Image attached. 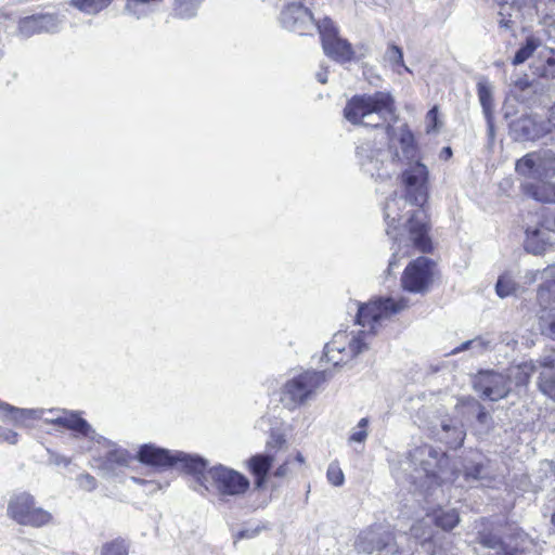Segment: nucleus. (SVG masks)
Wrapping results in <instances>:
<instances>
[{"label":"nucleus","mask_w":555,"mask_h":555,"mask_svg":"<svg viewBox=\"0 0 555 555\" xmlns=\"http://www.w3.org/2000/svg\"><path fill=\"white\" fill-rule=\"evenodd\" d=\"M388 149H377L371 142L362 143L357 149V156L364 172L376 180H388L395 175L400 178L404 186L403 196H392L387 199L384 207L387 222V234L391 235V228L396 230L402 219L401 211L408 204L418 206L406 221L409 237L406 240L395 236L398 245L389 260L387 273L390 274L398 261L411 255V249L427 253L431 249L428 236V224L425 211L421 208L428 196V169L420 160L418 149L414 135L406 125L398 129L388 126Z\"/></svg>","instance_id":"1"},{"label":"nucleus","mask_w":555,"mask_h":555,"mask_svg":"<svg viewBox=\"0 0 555 555\" xmlns=\"http://www.w3.org/2000/svg\"><path fill=\"white\" fill-rule=\"evenodd\" d=\"M395 115L393 99L388 92L354 95L344 108L345 118L353 125L378 127Z\"/></svg>","instance_id":"2"},{"label":"nucleus","mask_w":555,"mask_h":555,"mask_svg":"<svg viewBox=\"0 0 555 555\" xmlns=\"http://www.w3.org/2000/svg\"><path fill=\"white\" fill-rule=\"evenodd\" d=\"M139 459L142 463L160 468L170 466L180 467L186 474L192 475L193 479H195L201 487H204L206 490L208 489L204 481L207 460L198 455L179 451L170 453L167 450L146 444L140 449Z\"/></svg>","instance_id":"3"},{"label":"nucleus","mask_w":555,"mask_h":555,"mask_svg":"<svg viewBox=\"0 0 555 555\" xmlns=\"http://www.w3.org/2000/svg\"><path fill=\"white\" fill-rule=\"evenodd\" d=\"M204 475L205 485L208 487L207 491L214 490L222 498L242 495L250 486L249 480L243 474L221 464L209 469L205 467ZM194 482L193 489L204 494L206 489L201 487L195 479Z\"/></svg>","instance_id":"4"},{"label":"nucleus","mask_w":555,"mask_h":555,"mask_svg":"<svg viewBox=\"0 0 555 555\" xmlns=\"http://www.w3.org/2000/svg\"><path fill=\"white\" fill-rule=\"evenodd\" d=\"M409 461L415 466L417 473V476H414V482L421 481L430 487L434 482H438V479H441L440 474L447 465L448 459L444 452L429 444H423L410 452Z\"/></svg>","instance_id":"5"},{"label":"nucleus","mask_w":555,"mask_h":555,"mask_svg":"<svg viewBox=\"0 0 555 555\" xmlns=\"http://www.w3.org/2000/svg\"><path fill=\"white\" fill-rule=\"evenodd\" d=\"M367 334L361 331L358 334L337 332L332 340L325 345L324 357L327 362L337 366L347 363L367 349Z\"/></svg>","instance_id":"6"},{"label":"nucleus","mask_w":555,"mask_h":555,"mask_svg":"<svg viewBox=\"0 0 555 555\" xmlns=\"http://www.w3.org/2000/svg\"><path fill=\"white\" fill-rule=\"evenodd\" d=\"M323 372L307 371L288 379L281 391V402L288 410L306 403L324 382Z\"/></svg>","instance_id":"7"},{"label":"nucleus","mask_w":555,"mask_h":555,"mask_svg":"<svg viewBox=\"0 0 555 555\" xmlns=\"http://www.w3.org/2000/svg\"><path fill=\"white\" fill-rule=\"evenodd\" d=\"M408 306L409 301L403 297L378 298L359 307L357 321L362 327H369V331L374 333L385 320L405 310Z\"/></svg>","instance_id":"8"},{"label":"nucleus","mask_w":555,"mask_h":555,"mask_svg":"<svg viewBox=\"0 0 555 555\" xmlns=\"http://www.w3.org/2000/svg\"><path fill=\"white\" fill-rule=\"evenodd\" d=\"M8 516L22 526L40 528L52 522L53 516L42 507H37L35 498L22 492L12 495L8 504Z\"/></svg>","instance_id":"9"},{"label":"nucleus","mask_w":555,"mask_h":555,"mask_svg":"<svg viewBox=\"0 0 555 555\" xmlns=\"http://www.w3.org/2000/svg\"><path fill=\"white\" fill-rule=\"evenodd\" d=\"M317 28L321 39V46L324 54L337 63H348L354 59L352 44L340 37L338 27L334 22L324 17L317 23Z\"/></svg>","instance_id":"10"},{"label":"nucleus","mask_w":555,"mask_h":555,"mask_svg":"<svg viewBox=\"0 0 555 555\" xmlns=\"http://www.w3.org/2000/svg\"><path fill=\"white\" fill-rule=\"evenodd\" d=\"M517 175L528 180H550L555 178V153L550 150L531 152L515 164Z\"/></svg>","instance_id":"11"},{"label":"nucleus","mask_w":555,"mask_h":555,"mask_svg":"<svg viewBox=\"0 0 555 555\" xmlns=\"http://www.w3.org/2000/svg\"><path fill=\"white\" fill-rule=\"evenodd\" d=\"M473 387L483 399L490 401L504 399L511 392L509 378L506 374L492 370L478 372L474 377Z\"/></svg>","instance_id":"12"},{"label":"nucleus","mask_w":555,"mask_h":555,"mask_svg":"<svg viewBox=\"0 0 555 555\" xmlns=\"http://www.w3.org/2000/svg\"><path fill=\"white\" fill-rule=\"evenodd\" d=\"M434 262L426 257H418L405 268L401 284L411 293H424L427 291L433 276Z\"/></svg>","instance_id":"13"},{"label":"nucleus","mask_w":555,"mask_h":555,"mask_svg":"<svg viewBox=\"0 0 555 555\" xmlns=\"http://www.w3.org/2000/svg\"><path fill=\"white\" fill-rule=\"evenodd\" d=\"M281 23L283 27L291 31L306 35L313 27H317L312 13L301 3L291 2L281 13Z\"/></svg>","instance_id":"14"},{"label":"nucleus","mask_w":555,"mask_h":555,"mask_svg":"<svg viewBox=\"0 0 555 555\" xmlns=\"http://www.w3.org/2000/svg\"><path fill=\"white\" fill-rule=\"evenodd\" d=\"M62 24L56 14H37L23 17L18 21V35L29 38L37 34L55 33Z\"/></svg>","instance_id":"15"},{"label":"nucleus","mask_w":555,"mask_h":555,"mask_svg":"<svg viewBox=\"0 0 555 555\" xmlns=\"http://www.w3.org/2000/svg\"><path fill=\"white\" fill-rule=\"evenodd\" d=\"M392 540V534L382 525H376L362 531L356 542V548L359 552L372 554L388 546Z\"/></svg>","instance_id":"16"},{"label":"nucleus","mask_w":555,"mask_h":555,"mask_svg":"<svg viewBox=\"0 0 555 555\" xmlns=\"http://www.w3.org/2000/svg\"><path fill=\"white\" fill-rule=\"evenodd\" d=\"M52 411L54 414H46L41 417L44 423L61 426L91 439L94 438L95 431L83 418L66 411Z\"/></svg>","instance_id":"17"},{"label":"nucleus","mask_w":555,"mask_h":555,"mask_svg":"<svg viewBox=\"0 0 555 555\" xmlns=\"http://www.w3.org/2000/svg\"><path fill=\"white\" fill-rule=\"evenodd\" d=\"M515 140H535L543 134V127L531 115H521L509 124Z\"/></svg>","instance_id":"18"},{"label":"nucleus","mask_w":555,"mask_h":555,"mask_svg":"<svg viewBox=\"0 0 555 555\" xmlns=\"http://www.w3.org/2000/svg\"><path fill=\"white\" fill-rule=\"evenodd\" d=\"M499 24L503 28H512V26L520 18V7L534 8L540 12L538 0H513L512 3H499Z\"/></svg>","instance_id":"19"},{"label":"nucleus","mask_w":555,"mask_h":555,"mask_svg":"<svg viewBox=\"0 0 555 555\" xmlns=\"http://www.w3.org/2000/svg\"><path fill=\"white\" fill-rule=\"evenodd\" d=\"M131 456L129 453L119 448L109 450L105 456L96 459L99 462L98 467L102 470L104 476L111 477L116 476L118 470L127 467Z\"/></svg>","instance_id":"20"},{"label":"nucleus","mask_w":555,"mask_h":555,"mask_svg":"<svg viewBox=\"0 0 555 555\" xmlns=\"http://www.w3.org/2000/svg\"><path fill=\"white\" fill-rule=\"evenodd\" d=\"M521 192L541 203H555V183L548 180L525 181L520 184Z\"/></svg>","instance_id":"21"},{"label":"nucleus","mask_w":555,"mask_h":555,"mask_svg":"<svg viewBox=\"0 0 555 555\" xmlns=\"http://www.w3.org/2000/svg\"><path fill=\"white\" fill-rule=\"evenodd\" d=\"M531 73L533 77L544 81H552L555 79V51L548 49L542 51L531 63Z\"/></svg>","instance_id":"22"},{"label":"nucleus","mask_w":555,"mask_h":555,"mask_svg":"<svg viewBox=\"0 0 555 555\" xmlns=\"http://www.w3.org/2000/svg\"><path fill=\"white\" fill-rule=\"evenodd\" d=\"M0 412L3 418L10 417L16 424L26 425L27 420H41L46 414H54L52 410L44 409H18L0 401Z\"/></svg>","instance_id":"23"},{"label":"nucleus","mask_w":555,"mask_h":555,"mask_svg":"<svg viewBox=\"0 0 555 555\" xmlns=\"http://www.w3.org/2000/svg\"><path fill=\"white\" fill-rule=\"evenodd\" d=\"M524 245L528 253L541 255L553 245L552 235L547 229H528Z\"/></svg>","instance_id":"24"},{"label":"nucleus","mask_w":555,"mask_h":555,"mask_svg":"<svg viewBox=\"0 0 555 555\" xmlns=\"http://www.w3.org/2000/svg\"><path fill=\"white\" fill-rule=\"evenodd\" d=\"M460 405L466 406L469 412L476 413V421L480 431L487 434L494 428L492 415L475 398L468 397L461 399L456 406L459 408Z\"/></svg>","instance_id":"25"},{"label":"nucleus","mask_w":555,"mask_h":555,"mask_svg":"<svg viewBox=\"0 0 555 555\" xmlns=\"http://www.w3.org/2000/svg\"><path fill=\"white\" fill-rule=\"evenodd\" d=\"M477 92H478V99L482 106V111L485 114V117L487 119L489 133L490 135L493 134V88L491 83L482 78L477 83Z\"/></svg>","instance_id":"26"},{"label":"nucleus","mask_w":555,"mask_h":555,"mask_svg":"<svg viewBox=\"0 0 555 555\" xmlns=\"http://www.w3.org/2000/svg\"><path fill=\"white\" fill-rule=\"evenodd\" d=\"M542 367L539 374L538 387L545 396L555 400V362L551 358L540 361Z\"/></svg>","instance_id":"27"},{"label":"nucleus","mask_w":555,"mask_h":555,"mask_svg":"<svg viewBox=\"0 0 555 555\" xmlns=\"http://www.w3.org/2000/svg\"><path fill=\"white\" fill-rule=\"evenodd\" d=\"M442 436L441 439L449 444L452 449L460 448L465 439L466 431L461 422L457 421H443L441 423Z\"/></svg>","instance_id":"28"},{"label":"nucleus","mask_w":555,"mask_h":555,"mask_svg":"<svg viewBox=\"0 0 555 555\" xmlns=\"http://www.w3.org/2000/svg\"><path fill=\"white\" fill-rule=\"evenodd\" d=\"M431 522L430 517L428 516V519H422L421 521L416 522L411 528L412 535L421 541V545L424 548L425 552H427L430 555H440V551H436L433 548V529H431Z\"/></svg>","instance_id":"29"},{"label":"nucleus","mask_w":555,"mask_h":555,"mask_svg":"<svg viewBox=\"0 0 555 555\" xmlns=\"http://www.w3.org/2000/svg\"><path fill=\"white\" fill-rule=\"evenodd\" d=\"M430 517V521L444 531H450L460 522V515L455 508L436 509Z\"/></svg>","instance_id":"30"},{"label":"nucleus","mask_w":555,"mask_h":555,"mask_svg":"<svg viewBox=\"0 0 555 555\" xmlns=\"http://www.w3.org/2000/svg\"><path fill=\"white\" fill-rule=\"evenodd\" d=\"M537 366L532 361L522 362L516 366L509 367L506 376L509 378V384L514 382L516 386H525L528 384Z\"/></svg>","instance_id":"31"},{"label":"nucleus","mask_w":555,"mask_h":555,"mask_svg":"<svg viewBox=\"0 0 555 555\" xmlns=\"http://www.w3.org/2000/svg\"><path fill=\"white\" fill-rule=\"evenodd\" d=\"M542 279H552L543 283L538 291V301L543 309H555V276L545 274L542 271Z\"/></svg>","instance_id":"32"},{"label":"nucleus","mask_w":555,"mask_h":555,"mask_svg":"<svg viewBox=\"0 0 555 555\" xmlns=\"http://www.w3.org/2000/svg\"><path fill=\"white\" fill-rule=\"evenodd\" d=\"M114 0H69V5L89 15H96L111 5Z\"/></svg>","instance_id":"33"},{"label":"nucleus","mask_w":555,"mask_h":555,"mask_svg":"<svg viewBox=\"0 0 555 555\" xmlns=\"http://www.w3.org/2000/svg\"><path fill=\"white\" fill-rule=\"evenodd\" d=\"M492 339L488 337H476L474 339L464 341L459 347L454 348L450 354H456L462 351L466 350H474L475 352L481 353L486 350L491 349L492 347Z\"/></svg>","instance_id":"34"},{"label":"nucleus","mask_w":555,"mask_h":555,"mask_svg":"<svg viewBox=\"0 0 555 555\" xmlns=\"http://www.w3.org/2000/svg\"><path fill=\"white\" fill-rule=\"evenodd\" d=\"M202 0H175L173 14L179 18H192L196 15Z\"/></svg>","instance_id":"35"},{"label":"nucleus","mask_w":555,"mask_h":555,"mask_svg":"<svg viewBox=\"0 0 555 555\" xmlns=\"http://www.w3.org/2000/svg\"><path fill=\"white\" fill-rule=\"evenodd\" d=\"M273 460L271 455L257 454L249 459L248 467L254 475H267Z\"/></svg>","instance_id":"36"},{"label":"nucleus","mask_w":555,"mask_h":555,"mask_svg":"<svg viewBox=\"0 0 555 555\" xmlns=\"http://www.w3.org/2000/svg\"><path fill=\"white\" fill-rule=\"evenodd\" d=\"M478 542L485 547L495 550V552H504L509 544L491 532H479Z\"/></svg>","instance_id":"37"},{"label":"nucleus","mask_w":555,"mask_h":555,"mask_svg":"<svg viewBox=\"0 0 555 555\" xmlns=\"http://www.w3.org/2000/svg\"><path fill=\"white\" fill-rule=\"evenodd\" d=\"M496 294L501 298L513 295L517 289V283L509 274H503L499 278L495 285Z\"/></svg>","instance_id":"38"},{"label":"nucleus","mask_w":555,"mask_h":555,"mask_svg":"<svg viewBox=\"0 0 555 555\" xmlns=\"http://www.w3.org/2000/svg\"><path fill=\"white\" fill-rule=\"evenodd\" d=\"M540 42L539 40L534 38H528L526 41V44L522 46L515 54L513 59L514 65H519L526 62L535 51V49L539 47Z\"/></svg>","instance_id":"39"},{"label":"nucleus","mask_w":555,"mask_h":555,"mask_svg":"<svg viewBox=\"0 0 555 555\" xmlns=\"http://www.w3.org/2000/svg\"><path fill=\"white\" fill-rule=\"evenodd\" d=\"M367 426H369V418L363 417L359 421L357 426L351 430V434L348 438V442H357V443H364L366 440L369 433H367Z\"/></svg>","instance_id":"40"},{"label":"nucleus","mask_w":555,"mask_h":555,"mask_svg":"<svg viewBox=\"0 0 555 555\" xmlns=\"http://www.w3.org/2000/svg\"><path fill=\"white\" fill-rule=\"evenodd\" d=\"M385 60L388 61L392 66H401L404 70L410 72L409 67L403 62V52L401 48L391 43L388 46L385 53Z\"/></svg>","instance_id":"41"},{"label":"nucleus","mask_w":555,"mask_h":555,"mask_svg":"<svg viewBox=\"0 0 555 555\" xmlns=\"http://www.w3.org/2000/svg\"><path fill=\"white\" fill-rule=\"evenodd\" d=\"M128 545L125 540H115L106 544L102 550V555H127Z\"/></svg>","instance_id":"42"},{"label":"nucleus","mask_w":555,"mask_h":555,"mask_svg":"<svg viewBox=\"0 0 555 555\" xmlns=\"http://www.w3.org/2000/svg\"><path fill=\"white\" fill-rule=\"evenodd\" d=\"M326 476L328 481L335 487H339L344 483V473L340 469V467L335 463L330 464Z\"/></svg>","instance_id":"43"},{"label":"nucleus","mask_w":555,"mask_h":555,"mask_svg":"<svg viewBox=\"0 0 555 555\" xmlns=\"http://www.w3.org/2000/svg\"><path fill=\"white\" fill-rule=\"evenodd\" d=\"M78 486L86 491H93L96 488V480L90 474H81L77 477Z\"/></svg>","instance_id":"44"},{"label":"nucleus","mask_w":555,"mask_h":555,"mask_svg":"<svg viewBox=\"0 0 555 555\" xmlns=\"http://www.w3.org/2000/svg\"><path fill=\"white\" fill-rule=\"evenodd\" d=\"M465 475L467 478L475 480L483 479L486 477V468L482 464H477L472 468H467Z\"/></svg>","instance_id":"45"},{"label":"nucleus","mask_w":555,"mask_h":555,"mask_svg":"<svg viewBox=\"0 0 555 555\" xmlns=\"http://www.w3.org/2000/svg\"><path fill=\"white\" fill-rule=\"evenodd\" d=\"M427 119V132L435 131L438 129V108L433 107L426 115Z\"/></svg>","instance_id":"46"},{"label":"nucleus","mask_w":555,"mask_h":555,"mask_svg":"<svg viewBox=\"0 0 555 555\" xmlns=\"http://www.w3.org/2000/svg\"><path fill=\"white\" fill-rule=\"evenodd\" d=\"M259 532H260L259 528L240 530L233 537L234 543H236L238 540H242V539H254L259 534Z\"/></svg>","instance_id":"47"},{"label":"nucleus","mask_w":555,"mask_h":555,"mask_svg":"<svg viewBox=\"0 0 555 555\" xmlns=\"http://www.w3.org/2000/svg\"><path fill=\"white\" fill-rule=\"evenodd\" d=\"M17 433L0 427V442L5 441L10 444H15L17 442Z\"/></svg>","instance_id":"48"},{"label":"nucleus","mask_w":555,"mask_h":555,"mask_svg":"<svg viewBox=\"0 0 555 555\" xmlns=\"http://www.w3.org/2000/svg\"><path fill=\"white\" fill-rule=\"evenodd\" d=\"M541 330L544 335L555 339V315L550 321H542Z\"/></svg>","instance_id":"49"},{"label":"nucleus","mask_w":555,"mask_h":555,"mask_svg":"<svg viewBox=\"0 0 555 555\" xmlns=\"http://www.w3.org/2000/svg\"><path fill=\"white\" fill-rule=\"evenodd\" d=\"M292 463L291 457H287L283 464H281L274 472V476L283 478L289 474V464Z\"/></svg>","instance_id":"50"},{"label":"nucleus","mask_w":555,"mask_h":555,"mask_svg":"<svg viewBox=\"0 0 555 555\" xmlns=\"http://www.w3.org/2000/svg\"><path fill=\"white\" fill-rule=\"evenodd\" d=\"M49 461L55 465H64V466H67L70 463L69 459L62 456L60 454H56V453H50Z\"/></svg>","instance_id":"51"},{"label":"nucleus","mask_w":555,"mask_h":555,"mask_svg":"<svg viewBox=\"0 0 555 555\" xmlns=\"http://www.w3.org/2000/svg\"><path fill=\"white\" fill-rule=\"evenodd\" d=\"M515 86L520 90H525L526 88L533 87V82H530L527 78H525L517 80Z\"/></svg>","instance_id":"52"},{"label":"nucleus","mask_w":555,"mask_h":555,"mask_svg":"<svg viewBox=\"0 0 555 555\" xmlns=\"http://www.w3.org/2000/svg\"><path fill=\"white\" fill-rule=\"evenodd\" d=\"M317 79L321 83H326L327 81V68H322L320 72L317 73Z\"/></svg>","instance_id":"53"},{"label":"nucleus","mask_w":555,"mask_h":555,"mask_svg":"<svg viewBox=\"0 0 555 555\" xmlns=\"http://www.w3.org/2000/svg\"><path fill=\"white\" fill-rule=\"evenodd\" d=\"M517 547H512L509 545L508 548H506L504 552H494V553H489L488 555H516L514 552H517Z\"/></svg>","instance_id":"54"},{"label":"nucleus","mask_w":555,"mask_h":555,"mask_svg":"<svg viewBox=\"0 0 555 555\" xmlns=\"http://www.w3.org/2000/svg\"><path fill=\"white\" fill-rule=\"evenodd\" d=\"M255 476H256V481H255L256 488L257 489L262 488L266 482L267 475H255Z\"/></svg>","instance_id":"55"},{"label":"nucleus","mask_w":555,"mask_h":555,"mask_svg":"<svg viewBox=\"0 0 555 555\" xmlns=\"http://www.w3.org/2000/svg\"><path fill=\"white\" fill-rule=\"evenodd\" d=\"M548 122L551 125V128L555 130V104L550 111Z\"/></svg>","instance_id":"56"},{"label":"nucleus","mask_w":555,"mask_h":555,"mask_svg":"<svg viewBox=\"0 0 555 555\" xmlns=\"http://www.w3.org/2000/svg\"><path fill=\"white\" fill-rule=\"evenodd\" d=\"M540 274L542 275V272H540V271H532V272H529V273L526 275V278L528 279V282H529V283H532V282L537 281V278H538V275H540Z\"/></svg>","instance_id":"57"},{"label":"nucleus","mask_w":555,"mask_h":555,"mask_svg":"<svg viewBox=\"0 0 555 555\" xmlns=\"http://www.w3.org/2000/svg\"><path fill=\"white\" fill-rule=\"evenodd\" d=\"M545 274L550 276H555V264L545 268Z\"/></svg>","instance_id":"58"},{"label":"nucleus","mask_w":555,"mask_h":555,"mask_svg":"<svg viewBox=\"0 0 555 555\" xmlns=\"http://www.w3.org/2000/svg\"><path fill=\"white\" fill-rule=\"evenodd\" d=\"M295 460H296L298 463H300V464H302V463H304V457H302V455H301L300 453H297V454H296Z\"/></svg>","instance_id":"59"},{"label":"nucleus","mask_w":555,"mask_h":555,"mask_svg":"<svg viewBox=\"0 0 555 555\" xmlns=\"http://www.w3.org/2000/svg\"><path fill=\"white\" fill-rule=\"evenodd\" d=\"M131 479H132V481L138 482V483H145L146 482L145 480L140 479L138 477H132Z\"/></svg>","instance_id":"60"},{"label":"nucleus","mask_w":555,"mask_h":555,"mask_svg":"<svg viewBox=\"0 0 555 555\" xmlns=\"http://www.w3.org/2000/svg\"><path fill=\"white\" fill-rule=\"evenodd\" d=\"M444 153H446V154H448V156H451L452 151H451V149H450V147H446V149H444Z\"/></svg>","instance_id":"61"},{"label":"nucleus","mask_w":555,"mask_h":555,"mask_svg":"<svg viewBox=\"0 0 555 555\" xmlns=\"http://www.w3.org/2000/svg\"><path fill=\"white\" fill-rule=\"evenodd\" d=\"M551 522L555 527V512L553 513V515L551 517Z\"/></svg>","instance_id":"62"},{"label":"nucleus","mask_w":555,"mask_h":555,"mask_svg":"<svg viewBox=\"0 0 555 555\" xmlns=\"http://www.w3.org/2000/svg\"><path fill=\"white\" fill-rule=\"evenodd\" d=\"M547 18H548V16H547V15H545V16H544V23H545V24H547Z\"/></svg>","instance_id":"63"},{"label":"nucleus","mask_w":555,"mask_h":555,"mask_svg":"<svg viewBox=\"0 0 555 555\" xmlns=\"http://www.w3.org/2000/svg\"><path fill=\"white\" fill-rule=\"evenodd\" d=\"M554 225H555V216H554Z\"/></svg>","instance_id":"64"}]
</instances>
